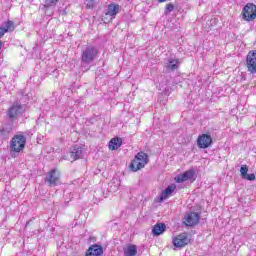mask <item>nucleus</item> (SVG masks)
Wrapping results in <instances>:
<instances>
[{"label": "nucleus", "mask_w": 256, "mask_h": 256, "mask_svg": "<svg viewBox=\"0 0 256 256\" xmlns=\"http://www.w3.org/2000/svg\"><path fill=\"white\" fill-rule=\"evenodd\" d=\"M12 31H15V23L11 20L4 22L0 27V39L5 35V33H11Z\"/></svg>", "instance_id": "13"}, {"label": "nucleus", "mask_w": 256, "mask_h": 256, "mask_svg": "<svg viewBox=\"0 0 256 256\" xmlns=\"http://www.w3.org/2000/svg\"><path fill=\"white\" fill-rule=\"evenodd\" d=\"M101 255H103V247L97 244L90 246L86 252V256H101Z\"/></svg>", "instance_id": "15"}, {"label": "nucleus", "mask_w": 256, "mask_h": 256, "mask_svg": "<svg viewBox=\"0 0 256 256\" xmlns=\"http://www.w3.org/2000/svg\"><path fill=\"white\" fill-rule=\"evenodd\" d=\"M27 143V137L22 134L15 135L10 143V150L14 153H21L25 149V144Z\"/></svg>", "instance_id": "3"}, {"label": "nucleus", "mask_w": 256, "mask_h": 256, "mask_svg": "<svg viewBox=\"0 0 256 256\" xmlns=\"http://www.w3.org/2000/svg\"><path fill=\"white\" fill-rule=\"evenodd\" d=\"M248 172H249V167L247 165H242L240 168V175L242 179H244V177H247Z\"/></svg>", "instance_id": "22"}, {"label": "nucleus", "mask_w": 256, "mask_h": 256, "mask_svg": "<svg viewBox=\"0 0 256 256\" xmlns=\"http://www.w3.org/2000/svg\"><path fill=\"white\" fill-rule=\"evenodd\" d=\"M117 13H119V4L112 3L108 5L105 15H109L111 17L110 19L113 20L117 16Z\"/></svg>", "instance_id": "17"}, {"label": "nucleus", "mask_w": 256, "mask_h": 256, "mask_svg": "<svg viewBox=\"0 0 256 256\" xmlns=\"http://www.w3.org/2000/svg\"><path fill=\"white\" fill-rule=\"evenodd\" d=\"M58 1L59 0H45L44 7H53V6L57 5Z\"/></svg>", "instance_id": "23"}, {"label": "nucleus", "mask_w": 256, "mask_h": 256, "mask_svg": "<svg viewBox=\"0 0 256 256\" xmlns=\"http://www.w3.org/2000/svg\"><path fill=\"white\" fill-rule=\"evenodd\" d=\"M84 4L86 5V9H93L95 7V0H85Z\"/></svg>", "instance_id": "24"}, {"label": "nucleus", "mask_w": 256, "mask_h": 256, "mask_svg": "<svg viewBox=\"0 0 256 256\" xmlns=\"http://www.w3.org/2000/svg\"><path fill=\"white\" fill-rule=\"evenodd\" d=\"M82 155L83 149L80 146L76 145L71 149L70 152L67 153V159L71 162L77 161V159H81Z\"/></svg>", "instance_id": "12"}, {"label": "nucleus", "mask_w": 256, "mask_h": 256, "mask_svg": "<svg viewBox=\"0 0 256 256\" xmlns=\"http://www.w3.org/2000/svg\"><path fill=\"white\" fill-rule=\"evenodd\" d=\"M165 229H167V226L163 223L156 224L152 229V235L154 237H159V235H162V233H165Z\"/></svg>", "instance_id": "20"}, {"label": "nucleus", "mask_w": 256, "mask_h": 256, "mask_svg": "<svg viewBox=\"0 0 256 256\" xmlns=\"http://www.w3.org/2000/svg\"><path fill=\"white\" fill-rule=\"evenodd\" d=\"M194 177H195V170L190 169L188 171H185L183 174L177 176L176 182L177 183H185V181L194 179Z\"/></svg>", "instance_id": "14"}, {"label": "nucleus", "mask_w": 256, "mask_h": 256, "mask_svg": "<svg viewBox=\"0 0 256 256\" xmlns=\"http://www.w3.org/2000/svg\"><path fill=\"white\" fill-rule=\"evenodd\" d=\"M175 189H177V186H175V184L167 186L166 189L160 194V201H165V199H169V197L173 195V191H175Z\"/></svg>", "instance_id": "16"}, {"label": "nucleus", "mask_w": 256, "mask_h": 256, "mask_svg": "<svg viewBox=\"0 0 256 256\" xmlns=\"http://www.w3.org/2000/svg\"><path fill=\"white\" fill-rule=\"evenodd\" d=\"M159 1V3H165V1H167V0H158Z\"/></svg>", "instance_id": "28"}, {"label": "nucleus", "mask_w": 256, "mask_h": 256, "mask_svg": "<svg viewBox=\"0 0 256 256\" xmlns=\"http://www.w3.org/2000/svg\"><path fill=\"white\" fill-rule=\"evenodd\" d=\"M164 69L166 73H173V71H177V69H179V59H175V58L166 59Z\"/></svg>", "instance_id": "11"}, {"label": "nucleus", "mask_w": 256, "mask_h": 256, "mask_svg": "<svg viewBox=\"0 0 256 256\" xmlns=\"http://www.w3.org/2000/svg\"><path fill=\"white\" fill-rule=\"evenodd\" d=\"M242 18L244 21H255L256 19V5L253 3L246 4L242 9Z\"/></svg>", "instance_id": "6"}, {"label": "nucleus", "mask_w": 256, "mask_h": 256, "mask_svg": "<svg viewBox=\"0 0 256 256\" xmlns=\"http://www.w3.org/2000/svg\"><path fill=\"white\" fill-rule=\"evenodd\" d=\"M147 163H149V155H147L145 152H139L132 160L130 169L135 173L143 169Z\"/></svg>", "instance_id": "2"}, {"label": "nucleus", "mask_w": 256, "mask_h": 256, "mask_svg": "<svg viewBox=\"0 0 256 256\" xmlns=\"http://www.w3.org/2000/svg\"><path fill=\"white\" fill-rule=\"evenodd\" d=\"M213 144V138L209 134H202L197 139V145L200 149H207Z\"/></svg>", "instance_id": "10"}, {"label": "nucleus", "mask_w": 256, "mask_h": 256, "mask_svg": "<svg viewBox=\"0 0 256 256\" xmlns=\"http://www.w3.org/2000/svg\"><path fill=\"white\" fill-rule=\"evenodd\" d=\"M190 242H191V239L189 238V234H187V232H183V233L177 235L173 239V245H174V247H177V248H183V247L189 245Z\"/></svg>", "instance_id": "8"}, {"label": "nucleus", "mask_w": 256, "mask_h": 256, "mask_svg": "<svg viewBox=\"0 0 256 256\" xmlns=\"http://www.w3.org/2000/svg\"><path fill=\"white\" fill-rule=\"evenodd\" d=\"M173 9H175V6L171 3L166 5V9H165V15H169V13H171V11H173Z\"/></svg>", "instance_id": "25"}, {"label": "nucleus", "mask_w": 256, "mask_h": 256, "mask_svg": "<svg viewBox=\"0 0 256 256\" xmlns=\"http://www.w3.org/2000/svg\"><path fill=\"white\" fill-rule=\"evenodd\" d=\"M243 179H246V181H255V174H247Z\"/></svg>", "instance_id": "26"}, {"label": "nucleus", "mask_w": 256, "mask_h": 256, "mask_svg": "<svg viewBox=\"0 0 256 256\" xmlns=\"http://www.w3.org/2000/svg\"><path fill=\"white\" fill-rule=\"evenodd\" d=\"M3 49V43L0 41V50Z\"/></svg>", "instance_id": "27"}, {"label": "nucleus", "mask_w": 256, "mask_h": 256, "mask_svg": "<svg viewBox=\"0 0 256 256\" xmlns=\"http://www.w3.org/2000/svg\"><path fill=\"white\" fill-rule=\"evenodd\" d=\"M99 50L94 46H86L81 54V62L83 65H91L97 59Z\"/></svg>", "instance_id": "1"}, {"label": "nucleus", "mask_w": 256, "mask_h": 256, "mask_svg": "<svg viewBox=\"0 0 256 256\" xmlns=\"http://www.w3.org/2000/svg\"><path fill=\"white\" fill-rule=\"evenodd\" d=\"M13 131V124H4L0 126V135L3 139H7Z\"/></svg>", "instance_id": "18"}, {"label": "nucleus", "mask_w": 256, "mask_h": 256, "mask_svg": "<svg viewBox=\"0 0 256 256\" xmlns=\"http://www.w3.org/2000/svg\"><path fill=\"white\" fill-rule=\"evenodd\" d=\"M29 225V222H26V226Z\"/></svg>", "instance_id": "29"}, {"label": "nucleus", "mask_w": 256, "mask_h": 256, "mask_svg": "<svg viewBox=\"0 0 256 256\" xmlns=\"http://www.w3.org/2000/svg\"><path fill=\"white\" fill-rule=\"evenodd\" d=\"M137 255V246L129 245L126 249H124V256H136Z\"/></svg>", "instance_id": "21"}, {"label": "nucleus", "mask_w": 256, "mask_h": 256, "mask_svg": "<svg viewBox=\"0 0 256 256\" xmlns=\"http://www.w3.org/2000/svg\"><path fill=\"white\" fill-rule=\"evenodd\" d=\"M25 113V108L19 103H14L7 111L10 121H17Z\"/></svg>", "instance_id": "5"}, {"label": "nucleus", "mask_w": 256, "mask_h": 256, "mask_svg": "<svg viewBox=\"0 0 256 256\" xmlns=\"http://www.w3.org/2000/svg\"><path fill=\"white\" fill-rule=\"evenodd\" d=\"M61 179V172L57 168L50 170L45 178V183L49 185V187H57L59 185Z\"/></svg>", "instance_id": "4"}, {"label": "nucleus", "mask_w": 256, "mask_h": 256, "mask_svg": "<svg viewBox=\"0 0 256 256\" xmlns=\"http://www.w3.org/2000/svg\"><path fill=\"white\" fill-rule=\"evenodd\" d=\"M199 219L201 216L197 212H188L184 215L183 224L186 227H195V225L199 224Z\"/></svg>", "instance_id": "7"}, {"label": "nucleus", "mask_w": 256, "mask_h": 256, "mask_svg": "<svg viewBox=\"0 0 256 256\" xmlns=\"http://www.w3.org/2000/svg\"><path fill=\"white\" fill-rule=\"evenodd\" d=\"M121 145H123V139L119 138V137H115L110 140L109 149L111 151H117V149H119V147H121Z\"/></svg>", "instance_id": "19"}, {"label": "nucleus", "mask_w": 256, "mask_h": 256, "mask_svg": "<svg viewBox=\"0 0 256 256\" xmlns=\"http://www.w3.org/2000/svg\"><path fill=\"white\" fill-rule=\"evenodd\" d=\"M246 67L252 75L256 73V50H252L246 57Z\"/></svg>", "instance_id": "9"}]
</instances>
